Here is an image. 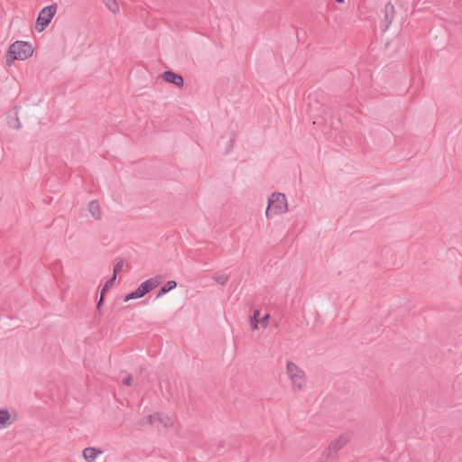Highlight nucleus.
Returning a JSON list of instances; mask_svg holds the SVG:
<instances>
[{"label": "nucleus", "instance_id": "24", "mask_svg": "<svg viewBox=\"0 0 462 462\" xmlns=\"http://www.w3.org/2000/svg\"><path fill=\"white\" fill-rule=\"evenodd\" d=\"M270 318L269 314H265L262 319H260V323L263 325V328H266V321Z\"/></svg>", "mask_w": 462, "mask_h": 462}, {"label": "nucleus", "instance_id": "5", "mask_svg": "<svg viewBox=\"0 0 462 462\" xmlns=\"http://www.w3.org/2000/svg\"><path fill=\"white\" fill-rule=\"evenodd\" d=\"M308 112H318L327 102V96L323 90L318 89L308 95Z\"/></svg>", "mask_w": 462, "mask_h": 462}, {"label": "nucleus", "instance_id": "11", "mask_svg": "<svg viewBox=\"0 0 462 462\" xmlns=\"http://www.w3.org/2000/svg\"><path fill=\"white\" fill-rule=\"evenodd\" d=\"M115 282H116V278H115V276H112L103 285L101 291H100V297L97 303V311H100V309L104 304L106 292L115 284Z\"/></svg>", "mask_w": 462, "mask_h": 462}, {"label": "nucleus", "instance_id": "1", "mask_svg": "<svg viewBox=\"0 0 462 462\" xmlns=\"http://www.w3.org/2000/svg\"><path fill=\"white\" fill-rule=\"evenodd\" d=\"M33 53L32 45L27 42L17 41L9 46L6 52V63L10 66L15 60H24Z\"/></svg>", "mask_w": 462, "mask_h": 462}, {"label": "nucleus", "instance_id": "2", "mask_svg": "<svg viewBox=\"0 0 462 462\" xmlns=\"http://www.w3.org/2000/svg\"><path fill=\"white\" fill-rule=\"evenodd\" d=\"M286 197L283 193L273 192L268 199V206L265 215L268 218L273 216L284 213L288 210Z\"/></svg>", "mask_w": 462, "mask_h": 462}, {"label": "nucleus", "instance_id": "17", "mask_svg": "<svg viewBox=\"0 0 462 462\" xmlns=\"http://www.w3.org/2000/svg\"><path fill=\"white\" fill-rule=\"evenodd\" d=\"M260 310H254L253 314L250 316V326L253 329H258V324L260 323Z\"/></svg>", "mask_w": 462, "mask_h": 462}, {"label": "nucleus", "instance_id": "15", "mask_svg": "<svg viewBox=\"0 0 462 462\" xmlns=\"http://www.w3.org/2000/svg\"><path fill=\"white\" fill-rule=\"evenodd\" d=\"M11 415L7 410H0V429L6 428L11 425Z\"/></svg>", "mask_w": 462, "mask_h": 462}, {"label": "nucleus", "instance_id": "25", "mask_svg": "<svg viewBox=\"0 0 462 462\" xmlns=\"http://www.w3.org/2000/svg\"><path fill=\"white\" fill-rule=\"evenodd\" d=\"M335 1L337 2V3H343L344 2V0H335Z\"/></svg>", "mask_w": 462, "mask_h": 462}, {"label": "nucleus", "instance_id": "3", "mask_svg": "<svg viewBox=\"0 0 462 462\" xmlns=\"http://www.w3.org/2000/svg\"><path fill=\"white\" fill-rule=\"evenodd\" d=\"M162 281V277L159 275L144 281L134 291L126 294L124 298V301L127 302L131 300L143 297L153 289L157 288L161 284Z\"/></svg>", "mask_w": 462, "mask_h": 462}, {"label": "nucleus", "instance_id": "8", "mask_svg": "<svg viewBox=\"0 0 462 462\" xmlns=\"http://www.w3.org/2000/svg\"><path fill=\"white\" fill-rule=\"evenodd\" d=\"M145 419L146 421L151 425L162 424L165 428L171 425V419L160 412L150 414Z\"/></svg>", "mask_w": 462, "mask_h": 462}, {"label": "nucleus", "instance_id": "21", "mask_svg": "<svg viewBox=\"0 0 462 462\" xmlns=\"http://www.w3.org/2000/svg\"><path fill=\"white\" fill-rule=\"evenodd\" d=\"M125 263V260L123 258H120L117 260V262L114 265L112 276H115L116 279L117 273H119L123 270Z\"/></svg>", "mask_w": 462, "mask_h": 462}, {"label": "nucleus", "instance_id": "13", "mask_svg": "<svg viewBox=\"0 0 462 462\" xmlns=\"http://www.w3.org/2000/svg\"><path fill=\"white\" fill-rule=\"evenodd\" d=\"M88 210L95 219L100 220L102 218V211L97 200H92L89 202Z\"/></svg>", "mask_w": 462, "mask_h": 462}, {"label": "nucleus", "instance_id": "6", "mask_svg": "<svg viewBox=\"0 0 462 462\" xmlns=\"http://www.w3.org/2000/svg\"><path fill=\"white\" fill-rule=\"evenodd\" d=\"M349 440L350 437L348 434H342L338 436L337 439L333 440L327 449L330 451L331 454L337 455V453L342 449Z\"/></svg>", "mask_w": 462, "mask_h": 462}, {"label": "nucleus", "instance_id": "22", "mask_svg": "<svg viewBox=\"0 0 462 462\" xmlns=\"http://www.w3.org/2000/svg\"><path fill=\"white\" fill-rule=\"evenodd\" d=\"M213 279L219 284L221 285H226L229 280V277L227 275H223V274H220V275H214L213 276Z\"/></svg>", "mask_w": 462, "mask_h": 462}, {"label": "nucleus", "instance_id": "18", "mask_svg": "<svg viewBox=\"0 0 462 462\" xmlns=\"http://www.w3.org/2000/svg\"><path fill=\"white\" fill-rule=\"evenodd\" d=\"M287 375H298L300 372L299 366L291 361H288L286 365Z\"/></svg>", "mask_w": 462, "mask_h": 462}, {"label": "nucleus", "instance_id": "7", "mask_svg": "<svg viewBox=\"0 0 462 462\" xmlns=\"http://www.w3.org/2000/svg\"><path fill=\"white\" fill-rule=\"evenodd\" d=\"M162 78L168 83L173 84L178 88H182L184 85V79L180 74L175 73L171 70H165Z\"/></svg>", "mask_w": 462, "mask_h": 462}, {"label": "nucleus", "instance_id": "12", "mask_svg": "<svg viewBox=\"0 0 462 462\" xmlns=\"http://www.w3.org/2000/svg\"><path fill=\"white\" fill-rule=\"evenodd\" d=\"M101 453H103L102 449L88 447L83 449L82 455L87 462H95L97 455Z\"/></svg>", "mask_w": 462, "mask_h": 462}, {"label": "nucleus", "instance_id": "16", "mask_svg": "<svg viewBox=\"0 0 462 462\" xmlns=\"http://www.w3.org/2000/svg\"><path fill=\"white\" fill-rule=\"evenodd\" d=\"M337 457V455L331 454L327 448L322 452L317 462H333Z\"/></svg>", "mask_w": 462, "mask_h": 462}, {"label": "nucleus", "instance_id": "10", "mask_svg": "<svg viewBox=\"0 0 462 462\" xmlns=\"http://www.w3.org/2000/svg\"><path fill=\"white\" fill-rule=\"evenodd\" d=\"M383 14H384V15H383V23H384L383 31H386L389 28L390 24L392 23V22L394 18V14H395L394 6L391 2H388L384 5Z\"/></svg>", "mask_w": 462, "mask_h": 462}, {"label": "nucleus", "instance_id": "20", "mask_svg": "<svg viewBox=\"0 0 462 462\" xmlns=\"http://www.w3.org/2000/svg\"><path fill=\"white\" fill-rule=\"evenodd\" d=\"M106 6L111 11L113 14H117L119 12V6L116 0H103Z\"/></svg>", "mask_w": 462, "mask_h": 462}, {"label": "nucleus", "instance_id": "23", "mask_svg": "<svg viewBox=\"0 0 462 462\" xmlns=\"http://www.w3.org/2000/svg\"><path fill=\"white\" fill-rule=\"evenodd\" d=\"M133 378L134 377H125L123 380V383L126 386H131Z\"/></svg>", "mask_w": 462, "mask_h": 462}, {"label": "nucleus", "instance_id": "4", "mask_svg": "<svg viewBox=\"0 0 462 462\" xmlns=\"http://www.w3.org/2000/svg\"><path fill=\"white\" fill-rule=\"evenodd\" d=\"M57 11V4L43 7L36 19L35 29L42 32L51 23Z\"/></svg>", "mask_w": 462, "mask_h": 462}, {"label": "nucleus", "instance_id": "14", "mask_svg": "<svg viewBox=\"0 0 462 462\" xmlns=\"http://www.w3.org/2000/svg\"><path fill=\"white\" fill-rule=\"evenodd\" d=\"M177 287V282L174 280L168 281L158 291L156 299L163 296Z\"/></svg>", "mask_w": 462, "mask_h": 462}, {"label": "nucleus", "instance_id": "9", "mask_svg": "<svg viewBox=\"0 0 462 462\" xmlns=\"http://www.w3.org/2000/svg\"><path fill=\"white\" fill-rule=\"evenodd\" d=\"M284 386H291L294 392L300 391L306 385V377H284Z\"/></svg>", "mask_w": 462, "mask_h": 462}, {"label": "nucleus", "instance_id": "19", "mask_svg": "<svg viewBox=\"0 0 462 462\" xmlns=\"http://www.w3.org/2000/svg\"><path fill=\"white\" fill-rule=\"evenodd\" d=\"M8 125L14 129H19L21 127L17 112L14 113V117H12L11 116H8Z\"/></svg>", "mask_w": 462, "mask_h": 462}]
</instances>
